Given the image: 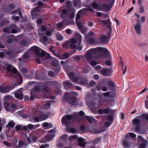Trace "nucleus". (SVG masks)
<instances>
[{
  "mask_svg": "<svg viewBox=\"0 0 148 148\" xmlns=\"http://www.w3.org/2000/svg\"><path fill=\"white\" fill-rule=\"evenodd\" d=\"M109 51L106 49L101 47L92 48L88 50L84 55L86 60L90 59H97L104 58L109 55Z\"/></svg>",
  "mask_w": 148,
  "mask_h": 148,
  "instance_id": "obj_1",
  "label": "nucleus"
},
{
  "mask_svg": "<svg viewBox=\"0 0 148 148\" xmlns=\"http://www.w3.org/2000/svg\"><path fill=\"white\" fill-rule=\"evenodd\" d=\"M32 49L37 55L36 61L37 63H40L41 62L49 58V54L42 51L40 48L36 47H34Z\"/></svg>",
  "mask_w": 148,
  "mask_h": 148,
  "instance_id": "obj_2",
  "label": "nucleus"
},
{
  "mask_svg": "<svg viewBox=\"0 0 148 148\" xmlns=\"http://www.w3.org/2000/svg\"><path fill=\"white\" fill-rule=\"evenodd\" d=\"M75 34L76 38L79 41L78 45L76 42V39L75 38H73L70 41H66L63 44V47H71L73 49H75L76 48L77 46H79L78 45H79L80 41L82 39V37L79 33L75 32Z\"/></svg>",
  "mask_w": 148,
  "mask_h": 148,
  "instance_id": "obj_3",
  "label": "nucleus"
},
{
  "mask_svg": "<svg viewBox=\"0 0 148 148\" xmlns=\"http://www.w3.org/2000/svg\"><path fill=\"white\" fill-rule=\"evenodd\" d=\"M129 136L132 138H134L136 137V135L135 134L132 133H129L126 136V138L123 142V147H128L129 146V142L130 147V146L131 144H132V143L130 139Z\"/></svg>",
  "mask_w": 148,
  "mask_h": 148,
  "instance_id": "obj_4",
  "label": "nucleus"
},
{
  "mask_svg": "<svg viewBox=\"0 0 148 148\" xmlns=\"http://www.w3.org/2000/svg\"><path fill=\"white\" fill-rule=\"evenodd\" d=\"M73 116L71 115L64 116L62 118V121L63 124H65L67 126L70 125L73 121Z\"/></svg>",
  "mask_w": 148,
  "mask_h": 148,
  "instance_id": "obj_5",
  "label": "nucleus"
},
{
  "mask_svg": "<svg viewBox=\"0 0 148 148\" xmlns=\"http://www.w3.org/2000/svg\"><path fill=\"white\" fill-rule=\"evenodd\" d=\"M71 95V94L69 93H66L64 96V99H66L68 102L71 104L72 106L76 105L78 104L77 101L75 97L68 98V97Z\"/></svg>",
  "mask_w": 148,
  "mask_h": 148,
  "instance_id": "obj_6",
  "label": "nucleus"
},
{
  "mask_svg": "<svg viewBox=\"0 0 148 148\" xmlns=\"http://www.w3.org/2000/svg\"><path fill=\"white\" fill-rule=\"evenodd\" d=\"M39 116L35 117L33 118L34 120L36 122H38L46 120L47 118V116L41 112L37 113Z\"/></svg>",
  "mask_w": 148,
  "mask_h": 148,
  "instance_id": "obj_7",
  "label": "nucleus"
},
{
  "mask_svg": "<svg viewBox=\"0 0 148 148\" xmlns=\"http://www.w3.org/2000/svg\"><path fill=\"white\" fill-rule=\"evenodd\" d=\"M51 64L55 68V71L57 73L59 70L60 62L55 58H53Z\"/></svg>",
  "mask_w": 148,
  "mask_h": 148,
  "instance_id": "obj_8",
  "label": "nucleus"
},
{
  "mask_svg": "<svg viewBox=\"0 0 148 148\" xmlns=\"http://www.w3.org/2000/svg\"><path fill=\"white\" fill-rule=\"evenodd\" d=\"M15 97L19 100H21L23 99L22 89H19L16 91L14 94Z\"/></svg>",
  "mask_w": 148,
  "mask_h": 148,
  "instance_id": "obj_9",
  "label": "nucleus"
},
{
  "mask_svg": "<svg viewBox=\"0 0 148 148\" xmlns=\"http://www.w3.org/2000/svg\"><path fill=\"white\" fill-rule=\"evenodd\" d=\"M112 71L110 69H103L101 71V73L104 76H109L112 73Z\"/></svg>",
  "mask_w": 148,
  "mask_h": 148,
  "instance_id": "obj_10",
  "label": "nucleus"
},
{
  "mask_svg": "<svg viewBox=\"0 0 148 148\" xmlns=\"http://www.w3.org/2000/svg\"><path fill=\"white\" fill-rule=\"evenodd\" d=\"M111 31L110 29V31L108 33L107 36L103 35L101 37V42H105L107 41L111 36Z\"/></svg>",
  "mask_w": 148,
  "mask_h": 148,
  "instance_id": "obj_11",
  "label": "nucleus"
},
{
  "mask_svg": "<svg viewBox=\"0 0 148 148\" xmlns=\"http://www.w3.org/2000/svg\"><path fill=\"white\" fill-rule=\"evenodd\" d=\"M98 21L100 23H103L108 28L109 31H110H110H111V28L110 27V21L109 19H108L107 20H103L101 19H99Z\"/></svg>",
  "mask_w": 148,
  "mask_h": 148,
  "instance_id": "obj_12",
  "label": "nucleus"
},
{
  "mask_svg": "<svg viewBox=\"0 0 148 148\" xmlns=\"http://www.w3.org/2000/svg\"><path fill=\"white\" fill-rule=\"evenodd\" d=\"M138 21V23L135 25L134 27L138 35H140L142 33L141 31V28L140 22L139 20Z\"/></svg>",
  "mask_w": 148,
  "mask_h": 148,
  "instance_id": "obj_13",
  "label": "nucleus"
},
{
  "mask_svg": "<svg viewBox=\"0 0 148 148\" xmlns=\"http://www.w3.org/2000/svg\"><path fill=\"white\" fill-rule=\"evenodd\" d=\"M11 71L13 73L16 74V75L18 77V78L20 80V84H21L22 82V77H21V75L17 71L16 69L13 67Z\"/></svg>",
  "mask_w": 148,
  "mask_h": 148,
  "instance_id": "obj_14",
  "label": "nucleus"
},
{
  "mask_svg": "<svg viewBox=\"0 0 148 148\" xmlns=\"http://www.w3.org/2000/svg\"><path fill=\"white\" fill-rule=\"evenodd\" d=\"M133 121V125L134 127H136V131L137 132H139L138 130L139 128V121L137 119H133L132 120Z\"/></svg>",
  "mask_w": 148,
  "mask_h": 148,
  "instance_id": "obj_15",
  "label": "nucleus"
},
{
  "mask_svg": "<svg viewBox=\"0 0 148 148\" xmlns=\"http://www.w3.org/2000/svg\"><path fill=\"white\" fill-rule=\"evenodd\" d=\"M40 8L39 7H36L35 8L31 13L33 18H34L36 17L38 13L40 11Z\"/></svg>",
  "mask_w": 148,
  "mask_h": 148,
  "instance_id": "obj_16",
  "label": "nucleus"
},
{
  "mask_svg": "<svg viewBox=\"0 0 148 148\" xmlns=\"http://www.w3.org/2000/svg\"><path fill=\"white\" fill-rule=\"evenodd\" d=\"M63 85L64 88L66 89H67L68 88H71L73 87V84L69 81L64 82Z\"/></svg>",
  "mask_w": 148,
  "mask_h": 148,
  "instance_id": "obj_17",
  "label": "nucleus"
},
{
  "mask_svg": "<svg viewBox=\"0 0 148 148\" xmlns=\"http://www.w3.org/2000/svg\"><path fill=\"white\" fill-rule=\"evenodd\" d=\"M60 16L62 18H65L68 17V15L67 10L64 9L62 10L60 13Z\"/></svg>",
  "mask_w": 148,
  "mask_h": 148,
  "instance_id": "obj_18",
  "label": "nucleus"
},
{
  "mask_svg": "<svg viewBox=\"0 0 148 148\" xmlns=\"http://www.w3.org/2000/svg\"><path fill=\"white\" fill-rule=\"evenodd\" d=\"M14 86L13 87H4L1 88V90L2 93H5L9 92L12 89Z\"/></svg>",
  "mask_w": 148,
  "mask_h": 148,
  "instance_id": "obj_19",
  "label": "nucleus"
},
{
  "mask_svg": "<svg viewBox=\"0 0 148 148\" xmlns=\"http://www.w3.org/2000/svg\"><path fill=\"white\" fill-rule=\"evenodd\" d=\"M78 141L79 142V145L81 147H83L86 144L85 140L82 138L80 137L78 138Z\"/></svg>",
  "mask_w": 148,
  "mask_h": 148,
  "instance_id": "obj_20",
  "label": "nucleus"
},
{
  "mask_svg": "<svg viewBox=\"0 0 148 148\" xmlns=\"http://www.w3.org/2000/svg\"><path fill=\"white\" fill-rule=\"evenodd\" d=\"M58 84V82L56 81L47 82L45 83V85L49 84L51 86H54Z\"/></svg>",
  "mask_w": 148,
  "mask_h": 148,
  "instance_id": "obj_21",
  "label": "nucleus"
},
{
  "mask_svg": "<svg viewBox=\"0 0 148 148\" xmlns=\"http://www.w3.org/2000/svg\"><path fill=\"white\" fill-rule=\"evenodd\" d=\"M94 59H90L87 60L88 63L90 64L92 66H94L96 65L97 64V62L96 61L93 60Z\"/></svg>",
  "mask_w": 148,
  "mask_h": 148,
  "instance_id": "obj_22",
  "label": "nucleus"
},
{
  "mask_svg": "<svg viewBox=\"0 0 148 148\" xmlns=\"http://www.w3.org/2000/svg\"><path fill=\"white\" fill-rule=\"evenodd\" d=\"M29 138H31L32 141H35L37 140V137L35 135V133L34 132H32L29 134Z\"/></svg>",
  "mask_w": 148,
  "mask_h": 148,
  "instance_id": "obj_23",
  "label": "nucleus"
},
{
  "mask_svg": "<svg viewBox=\"0 0 148 148\" xmlns=\"http://www.w3.org/2000/svg\"><path fill=\"white\" fill-rule=\"evenodd\" d=\"M86 118L88 121L90 123L95 122V120L91 116H86Z\"/></svg>",
  "mask_w": 148,
  "mask_h": 148,
  "instance_id": "obj_24",
  "label": "nucleus"
},
{
  "mask_svg": "<svg viewBox=\"0 0 148 148\" xmlns=\"http://www.w3.org/2000/svg\"><path fill=\"white\" fill-rule=\"evenodd\" d=\"M109 111V109L107 108H106L103 110L99 109L98 111L99 113L100 114H102L103 113L105 114H108Z\"/></svg>",
  "mask_w": 148,
  "mask_h": 148,
  "instance_id": "obj_25",
  "label": "nucleus"
},
{
  "mask_svg": "<svg viewBox=\"0 0 148 148\" xmlns=\"http://www.w3.org/2000/svg\"><path fill=\"white\" fill-rule=\"evenodd\" d=\"M42 125L43 127L47 128H49L52 127L51 123L47 122H45L42 124Z\"/></svg>",
  "mask_w": 148,
  "mask_h": 148,
  "instance_id": "obj_26",
  "label": "nucleus"
},
{
  "mask_svg": "<svg viewBox=\"0 0 148 148\" xmlns=\"http://www.w3.org/2000/svg\"><path fill=\"white\" fill-rule=\"evenodd\" d=\"M10 53L8 51L0 52V57L1 58H3L5 55V56H10Z\"/></svg>",
  "mask_w": 148,
  "mask_h": 148,
  "instance_id": "obj_27",
  "label": "nucleus"
},
{
  "mask_svg": "<svg viewBox=\"0 0 148 148\" xmlns=\"http://www.w3.org/2000/svg\"><path fill=\"white\" fill-rule=\"evenodd\" d=\"M54 137L53 134L47 136L46 137V141H49L52 140Z\"/></svg>",
  "mask_w": 148,
  "mask_h": 148,
  "instance_id": "obj_28",
  "label": "nucleus"
},
{
  "mask_svg": "<svg viewBox=\"0 0 148 148\" xmlns=\"http://www.w3.org/2000/svg\"><path fill=\"white\" fill-rule=\"evenodd\" d=\"M51 104L49 101H47L43 104V107L45 109H48L50 108Z\"/></svg>",
  "mask_w": 148,
  "mask_h": 148,
  "instance_id": "obj_29",
  "label": "nucleus"
},
{
  "mask_svg": "<svg viewBox=\"0 0 148 148\" xmlns=\"http://www.w3.org/2000/svg\"><path fill=\"white\" fill-rule=\"evenodd\" d=\"M76 24L77 27L81 31H82V29L83 28L84 29V26H83L82 23L80 22L77 21H76Z\"/></svg>",
  "mask_w": 148,
  "mask_h": 148,
  "instance_id": "obj_30",
  "label": "nucleus"
},
{
  "mask_svg": "<svg viewBox=\"0 0 148 148\" xmlns=\"http://www.w3.org/2000/svg\"><path fill=\"white\" fill-rule=\"evenodd\" d=\"M65 130L66 132L70 133H74L76 131L75 130L74 128H70L67 127L65 128Z\"/></svg>",
  "mask_w": 148,
  "mask_h": 148,
  "instance_id": "obj_31",
  "label": "nucleus"
},
{
  "mask_svg": "<svg viewBox=\"0 0 148 148\" xmlns=\"http://www.w3.org/2000/svg\"><path fill=\"white\" fill-rule=\"evenodd\" d=\"M80 83L82 85H86L88 84V81L86 79H83L81 80Z\"/></svg>",
  "mask_w": 148,
  "mask_h": 148,
  "instance_id": "obj_32",
  "label": "nucleus"
},
{
  "mask_svg": "<svg viewBox=\"0 0 148 148\" xmlns=\"http://www.w3.org/2000/svg\"><path fill=\"white\" fill-rule=\"evenodd\" d=\"M4 107L5 109L7 111H11L10 107L9 106L7 103H4Z\"/></svg>",
  "mask_w": 148,
  "mask_h": 148,
  "instance_id": "obj_33",
  "label": "nucleus"
},
{
  "mask_svg": "<svg viewBox=\"0 0 148 148\" xmlns=\"http://www.w3.org/2000/svg\"><path fill=\"white\" fill-rule=\"evenodd\" d=\"M18 145H19V147H21L22 146H26V144L22 140L19 141Z\"/></svg>",
  "mask_w": 148,
  "mask_h": 148,
  "instance_id": "obj_34",
  "label": "nucleus"
},
{
  "mask_svg": "<svg viewBox=\"0 0 148 148\" xmlns=\"http://www.w3.org/2000/svg\"><path fill=\"white\" fill-rule=\"evenodd\" d=\"M15 125L14 122L13 121H11L8 123V126L10 127H13Z\"/></svg>",
  "mask_w": 148,
  "mask_h": 148,
  "instance_id": "obj_35",
  "label": "nucleus"
},
{
  "mask_svg": "<svg viewBox=\"0 0 148 148\" xmlns=\"http://www.w3.org/2000/svg\"><path fill=\"white\" fill-rule=\"evenodd\" d=\"M23 126L20 125H17L15 127V129L17 131L20 130L22 129Z\"/></svg>",
  "mask_w": 148,
  "mask_h": 148,
  "instance_id": "obj_36",
  "label": "nucleus"
},
{
  "mask_svg": "<svg viewBox=\"0 0 148 148\" xmlns=\"http://www.w3.org/2000/svg\"><path fill=\"white\" fill-rule=\"evenodd\" d=\"M20 44L23 47H25L28 45L27 42L25 40H22L21 41Z\"/></svg>",
  "mask_w": 148,
  "mask_h": 148,
  "instance_id": "obj_37",
  "label": "nucleus"
},
{
  "mask_svg": "<svg viewBox=\"0 0 148 148\" xmlns=\"http://www.w3.org/2000/svg\"><path fill=\"white\" fill-rule=\"evenodd\" d=\"M47 37L45 36L42 37V42L44 43H45L48 41Z\"/></svg>",
  "mask_w": 148,
  "mask_h": 148,
  "instance_id": "obj_38",
  "label": "nucleus"
},
{
  "mask_svg": "<svg viewBox=\"0 0 148 148\" xmlns=\"http://www.w3.org/2000/svg\"><path fill=\"white\" fill-rule=\"evenodd\" d=\"M12 19L15 22H16L19 20V17L18 16H14L12 17Z\"/></svg>",
  "mask_w": 148,
  "mask_h": 148,
  "instance_id": "obj_39",
  "label": "nucleus"
},
{
  "mask_svg": "<svg viewBox=\"0 0 148 148\" xmlns=\"http://www.w3.org/2000/svg\"><path fill=\"white\" fill-rule=\"evenodd\" d=\"M49 76L51 77H53L55 76V75L54 73L52 71H50L48 73Z\"/></svg>",
  "mask_w": 148,
  "mask_h": 148,
  "instance_id": "obj_40",
  "label": "nucleus"
},
{
  "mask_svg": "<svg viewBox=\"0 0 148 148\" xmlns=\"http://www.w3.org/2000/svg\"><path fill=\"white\" fill-rule=\"evenodd\" d=\"M101 140V138L98 137L96 138L93 141V143L94 144H96Z\"/></svg>",
  "mask_w": 148,
  "mask_h": 148,
  "instance_id": "obj_41",
  "label": "nucleus"
},
{
  "mask_svg": "<svg viewBox=\"0 0 148 148\" xmlns=\"http://www.w3.org/2000/svg\"><path fill=\"white\" fill-rule=\"evenodd\" d=\"M49 147V145L47 143H44L41 145L39 148H45Z\"/></svg>",
  "mask_w": 148,
  "mask_h": 148,
  "instance_id": "obj_42",
  "label": "nucleus"
},
{
  "mask_svg": "<svg viewBox=\"0 0 148 148\" xmlns=\"http://www.w3.org/2000/svg\"><path fill=\"white\" fill-rule=\"evenodd\" d=\"M69 139L70 140L73 139L76 140L78 139L77 136L76 135L70 136L69 137Z\"/></svg>",
  "mask_w": 148,
  "mask_h": 148,
  "instance_id": "obj_43",
  "label": "nucleus"
},
{
  "mask_svg": "<svg viewBox=\"0 0 148 148\" xmlns=\"http://www.w3.org/2000/svg\"><path fill=\"white\" fill-rule=\"evenodd\" d=\"M57 39L59 40H62L63 39V37L61 35L58 34L57 35Z\"/></svg>",
  "mask_w": 148,
  "mask_h": 148,
  "instance_id": "obj_44",
  "label": "nucleus"
},
{
  "mask_svg": "<svg viewBox=\"0 0 148 148\" xmlns=\"http://www.w3.org/2000/svg\"><path fill=\"white\" fill-rule=\"evenodd\" d=\"M68 137L67 135H64L62 136L60 138V139H62L64 140H65Z\"/></svg>",
  "mask_w": 148,
  "mask_h": 148,
  "instance_id": "obj_45",
  "label": "nucleus"
},
{
  "mask_svg": "<svg viewBox=\"0 0 148 148\" xmlns=\"http://www.w3.org/2000/svg\"><path fill=\"white\" fill-rule=\"evenodd\" d=\"M103 132V131L101 129H96L94 131V133L98 134L102 133Z\"/></svg>",
  "mask_w": 148,
  "mask_h": 148,
  "instance_id": "obj_46",
  "label": "nucleus"
},
{
  "mask_svg": "<svg viewBox=\"0 0 148 148\" xmlns=\"http://www.w3.org/2000/svg\"><path fill=\"white\" fill-rule=\"evenodd\" d=\"M17 107V105L15 104H12L11 105L10 108H11V111H12V110H11L12 109H15Z\"/></svg>",
  "mask_w": 148,
  "mask_h": 148,
  "instance_id": "obj_47",
  "label": "nucleus"
},
{
  "mask_svg": "<svg viewBox=\"0 0 148 148\" xmlns=\"http://www.w3.org/2000/svg\"><path fill=\"white\" fill-rule=\"evenodd\" d=\"M88 10H89L90 11V12H93V10H92V9H83L80 10L79 11V12H81L83 11H88Z\"/></svg>",
  "mask_w": 148,
  "mask_h": 148,
  "instance_id": "obj_48",
  "label": "nucleus"
},
{
  "mask_svg": "<svg viewBox=\"0 0 148 148\" xmlns=\"http://www.w3.org/2000/svg\"><path fill=\"white\" fill-rule=\"evenodd\" d=\"M29 129L31 130L35 128V126H34L32 124H29L27 125Z\"/></svg>",
  "mask_w": 148,
  "mask_h": 148,
  "instance_id": "obj_49",
  "label": "nucleus"
},
{
  "mask_svg": "<svg viewBox=\"0 0 148 148\" xmlns=\"http://www.w3.org/2000/svg\"><path fill=\"white\" fill-rule=\"evenodd\" d=\"M70 55L67 53H65L63 55V58L64 59L67 58H69Z\"/></svg>",
  "mask_w": 148,
  "mask_h": 148,
  "instance_id": "obj_50",
  "label": "nucleus"
},
{
  "mask_svg": "<svg viewBox=\"0 0 148 148\" xmlns=\"http://www.w3.org/2000/svg\"><path fill=\"white\" fill-rule=\"evenodd\" d=\"M92 6L95 9H98V8L97 4L95 2H94L92 3Z\"/></svg>",
  "mask_w": 148,
  "mask_h": 148,
  "instance_id": "obj_51",
  "label": "nucleus"
},
{
  "mask_svg": "<svg viewBox=\"0 0 148 148\" xmlns=\"http://www.w3.org/2000/svg\"><path fill=\"white\" fill-rule=\"evenodd\" d=\"M95 82L93 80H92L90 81L89 83V85L90 86H95Z\"/></svg>",
  "mask_w": 148,
  "mask_h": 148,
  "instance_id": "obj_52",
  "label": "nucleus"
},
{
  "mask_svg": "<svg viewBox=\"0 0 148 148\" xmlns=\"http://www.w3.org/2000/svg\"><path fill=\"white\" fill-rule=\"evenodd\" d=\"M112 123V122H106L105 123V125L106 127H108Z\"/></svg>",
  "mask_w": 148,
  "mask_h": 148,
  "instance_id": "obj_53",
  "label": "nucleus"
},
{
  "mask_svg": "<svg viewBox=\"0 0 148 148\" xmlns=\"http://www.w3.org/2000/svg\"><path fill=\"white\" fill-rule=\"evenodd\" d=\"M64 21H62V23H59L57 24V26L58 27L61 28L63 26Z\"/></svg>",
  "mask_w": 148,
  "mask_h": 148,
  "instance_id": "obj_54",
  "label": "nucleus"
},
{
  "mask_svg": "<svg viewBox=\"0 0 148 148\" xmlns=\"http://www.w3.org/2000/svg\"><path fill=\"white\" fill-rule=\"evenodd\" d=\"M70 79L73 82H76L78 81V78L77 77H74L73 78H70Z\"/></svg>",
  "mask_w": 148,
  "mask_h": 148,
  "instance_id": "obj_55",
  "label": "nucleus"
},
{
  "mask_svg": "<svg viewBox=\"0 0 148 148\" xmlns=\"http://www.w3.org/2000/svg\"><path fill=\"white\" fill-rule=\"evenodd\" d=\"M140 11L141 13H143L144 12V8L141 5L140 6Z\"/></svg>",
  "mask_w": 148,
  "mask_h": 148,
  "instance_id": "obj_56",
  "label": "nucleus"
},
{
  "mask_svg": "<svg viewBox=\"0 0 148 148\" xmlns=\"http://www.w3.org/2000/svg\"><path fill=\"white\" fill-rule=\"evenodd\" d=\"M13 67L12 66L10 65H8L6 69L8 71H11Z\"/></svg>",
  "mask_w": 148,
  "mask_h": 148,
  "instance_id": "obj_57",
  "label": "nucleus"
},
{
  "mask_svg": "<svg viewBox=\"0 0 148 148\" xmlns=\"http://www.w3.org/2000/svg\"><path fill=\"white\" fill-rule=\"evenodd\" d=\"M107 119L110 122L112 121V122L113 121V118L112 116H108L107 118Z\"/></svg>",
  "mask_w": 148,
  "mask_h": 148,
  "instance_id": "obj_58",
  "label": "nucleus"
},
{
  "mask_svg": "<svg viewBox=\"0 0 148 148\" xmlns=\"http://www.w3.org/2000/svg\"><path fill=\"white\" fill-rule=\"evenodd\" d=\"M75 16V14L73 13H70L69 14V18L71 19L74 18Z\"/></svg>",
  "mask_w": 148,
  "mask_h": 148,
  "instance_id": "obj_59",
  "label": "nucleus"
},
{
  "mask_svg": "<svg viewBox=\"0 0 148 148\" xmlns=\"http://www.w3.org/2000/svg\"><path fill=\"white\" fill-rule=\"evenodd\" d=\"M55 55L56 57H58V58L62 60L64 59V58H63V56H62L61 55H60L58 54L55 53Z\"/></svg>",
  "mask_w": 148,
  "mask_h": 148,
  "instance_id": "obj_60",
  "label": "nucleus"
},
{
  "mask_svg": "<svg viewBox=\"0 0 148 148\" xmlns=\"http://www.w3.org/2000/svg\"><path fill=\"white\" fill-rule=\"evenodd\" d=\"M66 32L68 34H70L72 33L71 30L69 29H68L66 30Z\"/></svg>",
  "mask_w": 148,
  "mask_h": 148,
  "instance_id": "obj_61",
  "label": "nucleus"
},
{
  "mask_svg": "<svg viewBox=\"0 0 148 148\" xmlns=\"http://www.w3.org/2000/svg\"><path fill=\"white\" fill-rule=\"evenodd\" d=\"M3 143L5 145L9 147H10V146L11 145V144L10 143L6 141H4L3 142Z\"/></svg>",
  "mask_w": 148,
  "mask_h": 148,
  "instance_id": "obj_62",
  "label": "nucleus"
},
{
  "mask_svg": "<svg viewBox=\"0 0 148 148\" xmlns=\"http://www.w3.org/2000/svg\"><path fill=\"white\" fill-rule=\"evenodd\" d=\"M68 75L71 78H73L74 77L75 74L73 72H70L69 74Z\"/></svg>",
  "mask_w": 148,
  "mask_h": 148,
  "instance_id": "obj_63",
  "label": "nucleus"
},
{
  "mask_svg": "<svg viewBox=\"0 0 148 148\" xmlns=\"http://www.w3.org/2000/svg\"><path fill=\"white\" fill-rule=\"evenodd\" d=\"M143 118L148 120V114H143Z\"/></svg>",
  "mask_w": 148,
  "mask_h": 148,
  "instance_id": "obj_64",
  "label": "nucleus"
}]
</instances>
